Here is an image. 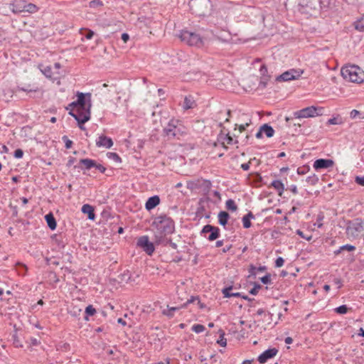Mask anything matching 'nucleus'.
<instances>
[{
    "label": "nucleus",
    "mask_w": 364,
    "mask_h": 364,
    "mask_svg": "<svg viewBox=\"0 0 364 364\" xmlns=\"http://www.w3.org/2000/svg\"><path fill=\"white\" fill-rule=\"evenodd\" d=\"M334 165V161L329 159H319L314 161L313 167L316 171L321 169H327L332 168Z\"/></svg>",
    "instance_id": "obj_11"
},
{
    "label": "nucleus",
    "mask_w": 364,
    "mask_h": 364,
    "mask_svg": "<svg viewBox=\"0 0 364 364\" xmlns=\"http://www.w3.org/2000/svg\"><path fill=\"white\" fill-rule=\"evenodd\" d=\"M95 313L96 310L92 305H89L86 307L85 314L87 316H93Z\"/></svg>",
    "instance_id": "obj_41"
},
{
    "label": "nucleus",
    "mask_w": 364,
    "mask_h": 364,
    "mask_svg": "<svg viewBox=\"0 0 364 364\" xmlns=\"http://www.w3.org/2000/svg\"><path fill=\"white\" fill-rule=\"evenodd\" d=\"M160 203V198L158 196L150 197L145 204V208L148 210H151L156 207Z\"/></svg>",
    "instance_id": "obj_18"
},
{
    "label": "nucleus",
    "mask_w": 364,
    "mask_h": 364,
    "mask_svg": "<svg viewBox=\"0 0 364 364\" xmlns=\"http://www.w3.org/2000/svg\"><path fill=\"white\" fill-rule=\"evenodd\" d=\"M232 287H226V288H224L222 291L223 294H224V296L225 298H230L231 297V294L232 293L230 292L231 290H232Z\"/></svg>",
    "instance_id": "obj_42"
},
{
    "label": "nucleus",
    "mask_w": 364,
    "mask_h": 364,
    "mask_svg": "<svg viewBox=\"0 0 364 364\" xmlns=\"http://www.w3.org/2000/svg\"><path fill=\"white\" fill-rule=\"evenodd\" d=\"M164 132L168 139H179L183 134L181 127L175 124V122L171 120L164 129Z\"/></svg>",
    "instance_id": "obj_7"
},
{
    "label": "nucleus",
    "mask_w": 364,
    "mask_h": 364,
    "mask_svg": "<svg viewBox=\"0 0 364 364\" xmlns=\"http://www.w3.org/2000/svg\"><path fill=\"white\" fill-rule=\"evenodd\" d=\"M284 259L281 257H279L275 261V267H281L284 265Z\"/></svg>",
    "instance_id": "obj_46"
},
{
    "label": "nucleus",
    "mask_w": 364,
    "mask_h": 364,
    "mask_svg": "<svg viewBox=\"0 0 364 364\" xmlns=\"http://www.w3.org/2000/svg\"><path fill=\"white\" fill-rule=\"evenodd\" d=\"M355 249L356 248L354 245H348V244L344 245L341 247V250H342V252L343 251L353 252V251H355Z\"/></svg>",
    "instance_id": "obj_40"
},
{
    "label": "nucleus",
    "mask_w": 364,
    "mask_h": 364,
    "mask_svg": "<svg viewBox=\"0 0 364 364\" xmlns=\"http://www.w3.org/2000/svg\"><path fill=\"white\" fill-rule=\"evenodd\" d=\"M196 106V102L194 100L193 97L191 95H188L185 97L184 101L183 103V107L185 109H192Z\"/></svg>",
    "instance_id": "obj_20"
},
{
    "label": "nucleus",
    "mask_w": 364,
    "mask_h": 364,
    "mask_svg": "<svg viewBox=\"0 0 364 364\" xmlns=\"http://www.w3.org/2000/svg\"><path fill=\"white\" fill-rule=\"evenodd\" d=\"M137 246L141 248L148 255H151L154 250V245L149 241L147 235H144L138 238Z\"/></svg>",
    "instance_id": "obj_9"
},
{
    "label": "nucleus",
    "mask_w": 364,
    "mask_h": 364,
    "mask_svg": "<svg viewBox=\"0 0 364 364\" xmlns=\"http://www.w3.org/2000/svg\"><path fill=\"white\" fill-rule=\"evenodd\" d=\"M270 78L269 75H264L261 76L260 81H259V87L264 88L267 86V82Z\"/></svg>",
    "instance_id": "obj_38"
},
{
    "label": "nucleus",
    "mask_w": 364,
    "mask_h": 364,
    "mask_svg": "<svg viewBox=\"0 0 364 364\" xmlns=\"http://www.w3.org/2000/svg\"><path fill=\"white\" fill-rule=\"evenodd\" d=\"M360 114V112L356 109H353L350 113V117L352 119L356 118L358 115Z\"/></svg>",
    "instance_id": "obj_54"
},
{
    "label": "nucleus",
    "mask_w": 364,
    "mask_h": 364,
    "mask_svg": "<svg viewBox=\"0 0 364 364\" xmlns=\"http://www.w3.org/2000/svg\"><path fill=\"white\" fill-rule=\"evenodd\" d=\"M218 141L221 142L223 146L226 148V144H237V141L236 139H234L233 137H232L229 133H223L222 132L218 138Z\"/></svg>",
    "instance_id": "obj_16"
},
{
    "label": "nucleus",
    "mask_w": 364,
    "mask_h": 364,
    "mask_svg": "<svg viewBox=\"0 0 364 364\" xmlns=\"http://www.w3.org/2000/svg\"><path fill=\"white\" fill-rule=\"evenodd\" d=\"M323 110V107L311 106L294 112L293 115L294 117L296 119L314 117L318 115H321Z\"/></svg>",
    "instance_id": "obj_6"
},
{
    "label": "nucleus",
    "mask_w": 364,
    "mask_h": 364,
    "mask_svg": "<svg viewBox=\"0 0 364 364\" xmlns=\"http://www.w3.org/2000/svg\"><path fill=\"white\" fill-rule=\"evenodd\" d=\"M12 340H13V345L16 348H22L23 347L22 342L21 341L17 332H15V333H14L12 335Z\"/></svg>",
    "instance_id": "obj_32"
},
{
    "label": "nucleus",
    "mask_w": 364,
    "mask_h": 364,
    "mask_svg": "<svg viewBox=\"0 0 364 364\" xmlns=\"http://www.w3.org/2000/svg\"><path fill=\"white\" fill-rule=\"evenodd\" d=\"M220 338L218 340L217 343L220 344V346L225 347L227 345V340L225 338V333L223 331H220Z\"/></svg>",
    "instance_id": "obj_36"
},
{
    "label": "nucleus",
    "mask_w": 364,
    "mask_h": 364,
    "mask_svg": "<svg viewBox=\"0 0 364 364\" xmlns=\"http://www.w3.org/2000/svg\"><path fill=\"white\" fill-rule=\"evenodd\" d=\"M257 271V267H255L254 265L251 264L250 266L249 272L251 275H256Z\"/></svg>",
    "instance_id": "obj_55"
},
{
    "label": "nucleus",
    "mask_w": 364,
    "mask_h": 364,
    "mask_svg": "<svg viewBox=\"0 0 364 364\" xmlns=\"http://www.w3.org/2000/svg\"><path fill=\"white\" fill-rule=\"evenodd\" d=\"M226 208L232 211H235L237 209V206L232 199H228L225 203Z\"/></svg>",
    "instance_id": "obj_33"
},
{
    "label": "nucleus",
    "mask_w": 364,
    "mask_h": 364,
    "mask_svg": "<svg viewBox=\"0 0 364 364\" xmlns=\"http://www.w3.org/2000/svg\"><path fill=\"white\" fill-rule=\"evenodd\" d=\"M241 117H247V122H245V123H241L239 125L237 124H235L236 127L238 126L240 133L245 131L246 127H248L251 124V119L248 114H242Z\"/></svg>",
    "instance_id": "obj_25"
},
{
    "label": "nucleus",
    "mask_w": 364,
    "mask_h": 364,
    "mask_svg": "<svg viewBox=\"0 0 364 364\" xmlns=\"http://www.w3.org/2000/svg\"><path fill=\"white\" fill-rule=\"evenodd\" d=\"M168 234H166L165 232H161L159 230L156 229L154 231V242L156 245H166L168 242L166 235Z\"/></svg>",
    "instance_id": "obj_17"
},
{
    "label": "nucleus",
    "mask_w": 364,
    "mask_h": 364,
    "mask_svg": "<svg viewBox=\"0 0 364 364\" xmlns=\"http://www.w3.org/2000/svg\"><path fill=\"white\" fill-rule=\"evenodd\" d=\"M306 181L309 185L314 186L318 182V177L316 174H313L308 176Z\"/></svg>",
    "instance_id": "obj_34"
},
{
    "label": "nucleus",
    "mask_w": 364,
    "mask_h": 364,
    "mask_svg": "<svg viewBox=\"0 0 364 364\" xmlns=\"http://www.w3.org/2000/svg\"><path fill=\"white\" fill-rule=\"evenodd\" d=\"M153 224L156 229L168 235L172 234L175 230L173 220L165 215L156 217Z\"/></svg>",
    "instance_id": "obj_4"
},
{
    "label": "nucleus",
    "mask_w": 364,
    "mask_h": 364,
    "mask_svg": "<svg viewBox=\"0 0 364 364\" xmlns=\"http://www.w3.org/2000/svg\"><path fill=\"white\" fill-rule=\"evenodd\" d=\"M94 36V32L91 30H88L87 33L85 34V38L88 40L91 39Z\"/></svg>",
    "instance_id": "obj_60"
},
{
    "label": "nucleus",
    "mask_w": 364,
    "mask_h": 364,
    "mask_svg": "<svg viewBox=\"0 0 364 364\" xmlns=\"http://www.w3.org/2000/svg\"><path fill=\"white\" fill-rule=\"evenodd\" d=\"M205 328L203 325L201 324H194L192 326V331L196 333H202L205 331Z\"/></svg>",
    "instance_id": "obj_37"
},
{
    "label": "nucleus",
    "mask_w": 364,
    "mask_h": 364,
    "mask_svg": "<svg viewBox=\"0 0 364 364\" xmlns=\"http://www.w3.org/2000/svg\"><path fill=\"white\" fill-rule=\"evenodd\" d=\"M82 212L83 213L88 215V218L90 220H94L95 218V215L94 213V208L92 205L89 204H85L82 207Z\"/></svg>",
    "instance_id": "obj_21"
},
{
    "label": "nucleus",
    "mask_w": 364,
    "mask_h": 364,
    "mask_svg": "<svg viewBox=\"0 0 364 364\" xmlns=\"http://www.w3.org/2000/svg\"><path fill=\"white\" fill-rule=\"evenodd\" d=\"M270 281H271V279H270L269 274H266L265 276H264L261 278V282L264 284H269L270 282Z\"/></svg>",
    "instance_id": "obj_50"
},
{
    "label": "nucleus",
    "mask_w": 364,
    "mask_h": 364,
    "mask_svg": "<svg viewBox=\"0 0 364 364\" xmlns=\"http://www.w3.org/2000/svg\"><path fill=\"white\" fill-rule=\"evenodd\" d=\"M26 1L14 0L11 4V10L14 14L25 12Z\"/></svg>",
    "instance_id": "obj_15"
},
{
    "label": "nucleus",
    "mask_w": 364,
    "mask_h": 364,
    "mask_svg": "<svg viewBox=\"0 0 364 364\" xmlns=\"http://www.w3.org/2000/svg\"><path fill=\"white\" fill-rule=\"evenodd\" d=\"M271 186H272L278 192L279 196H282L284 191V186L283 183L279 180L273 181L271 183Z\"/></svg>",
    "instance_id": "obj_23"
},
{
    "label": "nucleus",
    "mask_w": 364,
    "mask_h": 364,
    "mask_svg": "<svg viewBox=\"0 0 364 364\" xmlns=\"http://www.w3.org/2000/svg\"><path fill=\"white\" fill-rule=\"evenodd\" d=\"M14 156L16 159H21L23 156V151L21 149H18L14 151Z\"/></svg>",
    "instance_id": "obj_48"
},
{
    "label": "nucleus",
    "mask_w": 364,
    "mask_h": 364,
    "mask_svg": "<svg viewBox=\"0 0 364 364\" xmlns=\"http://www.w3.org/2000/svg\"><path fill=\"white\" fill-rule=\"evenodd\" d=\"M189 7L192 14L205 16L211 14L213 5L210 0H191Z\"/></svg>",
    "instance_id": "obj_3"
},
{
    "label": "nucleus",
    "mask_w": 364,
    "mask_h": 364,
    "mask_svg": "<svg viewBox=\"0 0 364 364\" xmlns=\"http://www.w3.org/2000/svg\"><path fill=\"white\" fill-rule=\"evenodd\" d=\"M304 70L301 69H290L282 75L277 77L276 80L277 81H289L298 79L302 74Z\"/></svg>",
    "instance_id": "obj_8"
},
{
    "label": "nucleus",
    "mask_w": 364,
    "mask_h": 364,
    "mask_svg": "<svg viewBox=\"0 0 364 364\" xmlns=\"http://www.w3.org/2000/svg\"><path fill=\"white\" fill-rule=\"evenodd\" d=\"M261 130L263 131V133L267 136V137H272L274 134V130L273 128L268 125L267 124H263L261 127Z\"/></svg>",
    "instance_id": "obj_27"
},
{
    "label": "nucleus",
    "mask_w": 364,
    "mask_h": 364,
    "mask_svg": "<svg viewBox=\"0 0 364 364\" xmlns=\"http://www.w3.org/2000/svg\"><path fill=\"white\" fill-rule=\"evenodd\" d=\"M21 90L26 92L28 93H32V92H37L39 91V89L38 87L34 89H26V88H21Z\"/></svg>",
    "instance_id": "obj_59"
},
{
    "label": "nucleus",
    "mask_w": 364,
    "mask_h": 364,
    "mask_svg": "<svg viewBox=\"0 0 364 364\" xmlns=\"http://www.w3.org/2000/svg\"><path fill=\"white\" fill-rule=\"evenodd\" d=\"M364 230L363 223L360 219H356L350 223L347 228V233L353 237H358Z\"/></svg>",
    "instance_id": "obj_10"
},
{
    "label": "nucleus",
    "mask_w": 364,
    "mask_h": 364,
    "mask_svg": "<svg viewBox=\"0 0 364 364\" xmlns=\"http://www.w3.org/2000/svg\"><path fill=\"white\" fill-rule=\"evenodd\" d=\"M96 169L99 170L101 173H105L106 171V168L101 164H97L96 163V166H94Z\"/></svg>",
    "instance_id": "obj_56"
},
{
    "label": "nucleus",
    "mask_w": 364,
    "mask_h": 364,
    "mask_svg": "<svg viewBox=\"0 0 364 364\" xmlns=\"http://www.w3.org/2000/svg\"><path fill=\"white\" fill-rule=\"evenodd\" d=\"M220 235V229L218 227H214V230L210 233L208 237V240L213 241L216 240Z\"/></svg>",
    "instance_id": "obj_31"
},
{
    "label": "nucleus",
    "mask_w": 364,
    "mask_h": 364,
    "mask_svg": "<svg viewBox=\"0 0 364 364\" xmlns=\"http://www.w3.org/2000/svg\"><path fill=\"white\" fill-rule=\"evenodd\" d=\"M355 28L358 31H364V16L354 23Z\"/></svg>",
    "instance_id": "obj_29"
},
{
    "label": "nucleus",
    "mask_w": 364,
    "mask_h": 364,
    "mask_svg": "<svg viewBox=\"0 0 364 364\" xmlns=\"http://www.w3.org/2000/svg\"><path fill=\"white\" fill-rule=\"evenodd\" d=\"M285 343L287 344H291L293 342V339L291 337H287L284 340Z\"/></svg>",
    "instance_id": "obj_64"
},
{
    "label": "nucleus",
    "mask_w": 364,
    "mask_h": 364,
    "mask_svg": "<svg viewBox=\"0 0 364 364\" xmlns=\"http://www.w3.org/2000/svg\"><path fill=\"white\" fill-rule=\"evenodd\" d=\"M296 233H297V235H299L301 237H302V238H304V239H305V240H308V241H309V240H311V236H306V235H304V232H303L301 230H296Z\"/></svg>",
    "instance_id": "obj_51"
},
{
    "label": "nucleus",
    "mask_w": 364,
    "mask_h": 364,
    "mask_svg": "<svg viewBox=\"0 0 364 364\" xmlns=\"http://www.w3.org/2000/svg\"><path fill=\"white\" fill-rule=\"evenodd\" d=\"M40 70L42 72V73L49 79H51L53 80L58 78L57 76H55V73L52 72V68L50 66H43V65H39Z\"/></svg>",
    "instance_id": "obj_19"
},
{
    "label": "nucleus",
    "mask_w": 364,
    "mask_h": 364,
    "mask_svg": "<svg viewBox=\"0 0 364 364\" xmlns=\"http://www.w3.org/2000/svg\"><path fill=\"white\" fill-rule=\"evenodd\" d=\"M218 222L221 225L225 226L230 218L229 214L225 211H221L218 214Z\"/></svg>",
    "instance_id": "obj_24"
},
{
    "label": "nucleus",
    "mask_w": 364,
    "mask_h": 364,
    "mask_svg": "<svg viewBox=\"0 0 364 364\" xmlns=\"http://www.w3.org/2000/svg\"><path fill=\"white\" fill-rule=\"evenodd\" d=\"M6 38V33L4 30L0 29V43L5 41Z\"/></svg>",
    "instance_id": "obj_58"
},
{
    "label": "nucleus",
    "mask_w": 364,
    "mask_h": 364,
    "mask_svg": "<svg viewBox=\"0 0 364 364\" xmlns=\"http://www.w3.org/2000/svg\"><path fill=\"white\" fill-rule=\"evenodd\" d=\"M179 309H180L179 307H169V306H167V309H164L162 311V314L164 315H165V316H167L169 318H171V317H173L174 316L175 311H176Z\"/></svg>",
    "instance_id": "obj_28"
},
{
    "label": "nucleus",
    "mask_w": 364,
    "mask_h": 364,
    "mask_svg": "<svg viewBox=\"0 0 364 364\" xmlns=\"http://www.w3.org/2000/svg\"><path fill=\"white\" fill-rule=\"evenodd\" d=\"M259 289H260V286L259 285L255 286L254 288H252L250 291V293L251 294L255 295V294H257L258 293V291H259Z\"/></svg>",
    "instance_id": "obj_57"
},
{
    "label": "nucleus",
    "mask_w": 364,
    "mask_h": 364,
    "mask_svg": "<svg viewBox=\"0 0 364 364\" xmlns=\"http://www.w3.org/2000/svg\"><path fill=\"white\" fill-rule=\"evenodd\" d=\"M122 39L123 40V41H124V43H127V41L129 39V36L127 33H122Z\"/></svg>",
    "instance_id": "obj_63"
},
{
    "label": "nucleus",
    "mask_w": 364,
    "mask_h": 364,
    "mask_svg": "<svg viewBox=\"0 0 364 364\" xmlns=\"http://www.w3.org/2000/svg\"><path fill=\"white\" fill-rule=\"evenodd\" d=\"M63 139L65 141V148L66 149H70L71 148L72 146V144H73V141L70 139H68V137L66 136H64L63 137Z\"/></svg>",
    "instance_id": "obj_49"
},
{
    "label": "nucleus",
    "mask_w": 364,
    "mask_h": 364,
    "mask_svg": "<svg viewBox=\"0 0 364 364\" xmlns=\"http://www.w3.org/2000/svg\"><path fill=\"white\" fill-rule=\"evenodd\" d=\"M80 163L83 164L86 169L89 170L96 166V161L90 159H82L80 160Z\"/></svg>",
    "instance_id": "obj_26"
},
{
    "label": "nucleus",
    "mask_w": 364,
    "mask_h": 364,
    "mask_svg": "<svg viewBox=\"0 0 364 364\" xmlns=\"http://www.w3.org/2000/svg\"><path fill=\"white\" fill-rule=\"evenodd\" d=\"M77 100L69 105V107H73L69 114L76 121L85 123L90 119L91 95L90 93L77 92Z\"/></svg>",
    "instance_id": "obj_1"
},
{
    "label": "nucleus",
    "mask_w": 364,
    "mask_h": 364,
    "mask_svg": "<svg viewBox=\"0 0 364 364\" xmlns=\"http://www.w3.org/2000/svg\"><path fill=\"white\" fill-rule=\"evenodd\" d=\"M259 73H260L261 76L268 75H267V68L264 65L261 66V68L259 69Z\"/></svg>",
    "instance_id": "obj_52"
},
{
    "label": "nucleus",
    "mask_w": 364,
    "mask_h": 364,
    "mask_svg": "<svg viewBox=\"0 0 364 364\" xmlns=\"http://www.w3.org/2000/svg\"><path fill=\"white\" fill-rule=\"evenodd\" d=\"M328 124H338V119L335 117L329 119L328 120Z\"/></svg>",
    "instance_id": "obj_62"
},
{
    "label": "nucleus",
    "mask_w": 364,
    "mask_h": 364,
    "mask_svg": "<svg viewBox=\"0 0 364 364\" xmlns=\"http://www.w3.org/2000/svg\"><path fill=\"white\" fill-rule=\"evenodd\" d=\"M242 223H243V227L245 228H249L251 227V222L250 220L247 218V217H243L242 218Z\"/></svg>",
    "instance_id": "obj_45"
},
{
    "label": "nucleus",
    "mask_w": 364,
    "mask_h": 364,
    "mask_svg": "<svg viewBox=\"0 0 364 364\" xmlns=\"http://www.w3.org/2000/svg\"><path fill=\"white\" fill-rule=\"evenodd\" d=\"M299 6L301 12L311 14V12L316 9V1L300 0Z\"/></svg>",
    "instance_id": "obj_12"
},
{
    "label": "nucleus",
    "mask_w": 364,
    "mask_h": 364,
    "mask_svg": "<svg viewBox=\"0 0 364 364\" xmlns=\"http://www.w3.org/2000/svg\"><path fill=\"white\" fill-rule=\"evenodd\" d=\"M181 41L191 46L201 47L203 46V40L199 34L188 31H182L179 35Z\"/></svg>",
    "instance_id": "obj_5"
},
{
    "label": "nucleus",
    "mask_w": 364,
    "mask_h": 364,
    "mask_svg": "<svg viewBox=\"0 0 364 364\" xmlns=\"http://www.w3.org/2000/svg\"><path fill=\"white\" fill-rule=\"evenodd\" d=\"M323 219V215L322 214H319L317 217L316 222L314 223V225H316L318 228H321L323 226L322 220Z\"/></svg>",
    "instance_id": "obj_43"
},
{
    "label": "nucleus",
    "mask_w": 364,
    "mask_h": 364,
    "mask_svg": "<svg viewBox=\"0 0 364 364\" xmlns=\"http://www.w3.org/2000/svg\"><path fill=\"white\" fill-rule=\"evenodd\" d=\"M278 353V350L275 348H269L264 350L259 356L258 357V361L260 363H265L269 359H271L276 356Z\"/></svg>",
    "instance_id": "obj_13"
},
{
    "label": "nucleus",
    "mask_w": 364,
    "mask_h": 364,
    "mask_svg": "<svg viewBox=\"0 0 364 364\" xmlns=\"http://www.w3.org/2000/svg\"><path fill=\"white\" fill-rule=\"evenodd\" d=\"M96 145L98 147H105L107 149H109L113 145L112 139L109 137H107L105 135H101L98 137L96 141Z\"/></svg>",
    "instance_id": "obj_14"
},
{
    "label": "nucleus",
    "mask_w": 364,
    "mask_h": 364,
    "mask_svg": "<svg viewBox=\"0 0 364 364\" xmlns=\"http://www.w3.org/2000/svg\"><path fill=\"white\" fill-rule=\"evenodd\" d=\"M107 157L109 159L114 161L115 162L120 163L122 161L121 158L119 157V156L117 153L108 152L107 154Z\"/></svg>",
    "instance_id": "obj_35"
},
{
    "label": "nucleus",
    "mask_w": 364,
    "mask_h": 364,
    "mask_svg": "<svg viewBox=\"0 0 364 364\" xmlns=\"http://www.w3.org/2000/svg\"><path fill=\"white\" fill-rule=\"evenodd\" d=\"M348 307L346 305H341L336 309H335V311L340 314H345L348 311Z\"/></svg>",
    "instance_id": "obj_39"
},
{
    "label": "nucleus",
    "mask_w": 364,
    "mask_h": 364,
    "mask_svg": "<svg viewBox=\"0 0 364 364\" xmlns=\"http://www.w3.org/2000/svg\"><path fill=\"white\" fill-rule=\"evenodd\" d=\"M250 162L242 164L241 165V168L244 171H248L250 169Z\"/></svg>",
    "instance_id": "obj_61"
},
{
    "label": "nucleus",
    "mask_w": 364,
    "mask_h": 364,
    "mask_svg": "<svg viewBox=\"0 0 364 364\" xmlns=\"http://www.w3.org/2000/svg\"><path fill=\"white\" fill-rule=\"evenodd\" d=\"M355 182L360 186H364V176H356L355 178Z\"/></svg>",
    "instance_id": "obj_47"
},
{
    "label": "nucleus",
    "mask_w": 364,
    "mask_h": 364,
    "mask_svg": "<svg viewBox=\"0 0 364 364\" xmlns=\"http://www.w3.org/2000/svg\"><path fill=\"white\" fill-rule=\"evenodd\" d=\"M45 219L50 229L54 230L56 228L57 224L53 215L52 213H48L45 216Z\"/></svg>",
    "instance_id": "obj_22"
},
{
    "label": "nucleus",
    "mask_w": 364,
    "mask_h": 364,
    "mask_svg": "<svg viewBox=\"0 0 364 364\" xmlns=\"http://www.w3.org/2000/svg\"><path fill=\"white\" fill-rule=\"evenodd\" d=\"M341 75L350 82L360 83L364 81V72L357 65H346L341 68Z\"/></svg>",
    "instance_id": "obj_2"
},
{
    "label": "nucleus",
    "mask_w": 364,
    "mask_h": 364,
    "mask_svg": "<svg viewBox=\"0 0 364 364\" xmlns=\"http://www.w3.org/2000/svg\"><path fill=\"white\" fill-rule=\"evenodd\" d=\"M199 298L198 296H191V299H188L186 303L184 304L183 306H186L188 304L193 303L196 301H198Z\"/></svg>",
    "instance_id": "obj_53"
},
{
    "label": "nucleus",
    "mask_w": 364,
    "mask_h": 364,
    "mask_svg": "<svg viewBox=\"0 0 364 364\" xmlns=\"http://www.w3.org/2000/svg\"><path fill=\"white\" fill-rule=\"evenodd\" d=\"M213 230H214V226H212L210 225H206L203 227L202 230V233H210L213 231Z\"/></svg>",
    "instance_id": "obj_44"
},
{
    "label": "nucleus",
    "mask_w": 364,
    "mask_h": 364,
    "mask_svg": "<svg viewBox=\"0 0 364 364\" xmlns=\"http://www.w3.org/2000/svg\"><path fill=\"white\" fill-rule=\"evenodd\" d=\"M37 11H38V7L35 4H31V3H27L26 1L25 12L33 14V13H36Z\"/></svg>",
    "instance_id": "obj_30"
}]
</instances>
